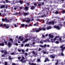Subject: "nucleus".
<instances>
[{
	"label": "nucleus",
	"mask_w": 65,
	"mask_h": 65,
	"mask_svg": "<svg viewBox=\"0 0 65 65\" xmlns=\"http://www.w3.org/2000/svg\"><path fill=\"white\" fill-rule=\"evenodd\" d=\"M12 20H13V18H12V19H10V20H8L7 19V18H5V19L3 18L2 19V21L3 22H6L8 23V22H9L11 21Z\"/></svg>",
	"instance_id": "1"
},
{
	"label": "nucleus",
	"mask_w": 65,
	"mask_h": 65,
	"mask_svg": "<svg viewBox=\"0 0 65 65\" xmlns=\"http://www.w3.org/2000/svg\"><path fill=\"white\" fill-rule=\"evenodd\" d=\"M59 38V36H56L55 37V38H54V39H51V41L53 43L54 42H55V40H56L57 38Z\"/></svg>",
	"instance_id": "2"
},
{
	"label": "nucleus",
	"mask_w": 65,
	"mask_h": 65,
	"mask_svg": "<svg viewBox=\"0 0 65 65\" xmlns=\"http://www.w3.org/2000/svg\"><path fill=\"white\" fill-rule=\"evenodd\" d=\"M46 24L48 25H50V24H52V25H54V22L53 21L51 22H49V23L48 22H47L46 23Z\"/></svg>",
	"instance_id": "3"
},
{
	"label": "nucleus",
	"mask_w": 65,
	"mask_h": 65,
	"mask_svg": "<svg viewBox=\"0 0 65 65\" xmlns=\"http://www.w3.org/2000/svg\"><path fill=\"white\" fill-rule=\"evenodd\" d=\"M3 26L5 27V28L6 29H8L9 27V26L8 24L6 25L5 24H4Z\"/></svg>",
	"instance_id": "4"
},
{
	"label": "nucleus",
	"mask_w": 65,
	"mask_h": 65,
	"mask_svg": "<svg viewBox=\"0 0 65 65\" xmlns=\"http://www.w3.org/2000/svg\"><path fill=\"white\" fill-rule=\"evenodd\" d=\"M64 46V45H62L60 46V48H62V52H63V51H64V49H65V47H63Z\"/></svg>",
	"instance_id": "5"
},
{
	"label": "nucleus",
	"mask_w": 65,
	"mask_h": 65,
	"mask_svg": "<svg viewBox=\"0 0 65 65\" xmlns=\"http://www.w3.org/2000/svg\"><path fill=\"white\" fill-rule=\"evenodd\" d=\"M50 57L51 59H54L55 58V55L53 54L50 55Z\"/></svg>",
	"instance_id": "6"
},
{
	"label": "nucleus",
	"mask_w": 65,
	"mask_h": 65,
	"mask_svg": "<svg viewBox=\"0 0 65 65\" xmlns=\"http://www.w3.org/2000/svg\"><path fill=\"white\" fill-rule=\"evenodd\" d=\"M26 19H27V20L26 21V23H29L30 22H31L30 21V19L29 18H26Z\"/></svg>",
	"instance_id": "7"
},
{
	"label": "nucleus",
	"mask_w": 65,
	"mask_h": 65,
	"mask_svg": "<svg viewBox=\"0 0 65 65\" xmlns=\"http://www.w3.org/2000/svg\"><path fill=\"white\" fill-rule=\"evenodd\" d=\"M32 53L35 55H37V51L34 52L33 51L32 52Z\"/></svg>",
	"instance_id": "8"
},
{
	"label": "nucleus",
	"mask_w": 65,
	"mask_h": 65,
	"mask_svg": "<svg viewBox=\"0 0 65 65\" xmlns=\"http://www.w3.org/2000/svg\"><path fill=\"white\" fill-rule=\"evenodd\" d=\"M54 28H56V29H58V30H59V29H60V28L58 26H54Z\"/></svg>",
	"instance_id": "9"
},
{
	"label": "nucleus",
	"mask_w": 65,
	"mask_h": 65,
	"mask_svg": "<svg viewBox=\"0 0 65 65\" xmlns=\"http://www.w3.org/2000/svg\"><path fill=\"white\" fill-rule=\"evenodd\" d=\"M49 36L50 38H54V36L53 35H51V34L49 35Z\"/></svg>",
	"instance_id": "10"
},
{
	"label": "nucleus",
	"mask_w": 65,
	"mask_h": 65,
	"mask_svg": "<svg viewBox=\"0 0 65 65\" xmlns=\"http://www.w3.org/2000/svg\"><path fill=\"white\" fill-rule=\"evenodd\" d=\"M50 61V60L48 59V58H45V59L44 61V62H46V61Z\"/></svg>",
	"instance_id": "11"
},
{
	"label": "nucleus",
	"mask_w": 65,
	"mask_h": 65,
	"mask_svg": "<svg viewBox=\"0 0 65 65\" xmlns=\"http://www.w3.org/2000/svg\"><path fill=\"white\" fill-rule=\"evenodd\" d=\"M17 6H14L12 8V9L13 10H17Z\"/></svg>",
	"instance_id": "12"
},
{
	"label": "nucleus",
	"mask_w": 65,
	"mask_h": 65,
	"mask_svg": "<svg viewBox=\"0 0 65 65\" xmlns=\"http://www.w3.org/2000/svg\"><path fill=\"white\" fill-rule=\"evenodd\" d=\"M35 7L34 6H32L31 7V9L32 10L34 9H35Z\"/></svg>",
	"instance_id": "13"
},
{
	"label": "nucleus",
	"mask_w": 65,
	"mask_h": 65,
	"mask_svg": "<svg viewBox=\"0 0 65 65\" xmlns=\"http://www.w3.org/2000/svg\"><path fill=\"white\" fill-rule=\"evenodd\" d=\"M28 39H26L25 41H23V43H25V42H27L28 41Z\"/></svg>",
	"instance_id": "14"
},
{
	"label": "nucleus",
	"mask_w": 65,
	"mask_h": 65,
	"mask_svg": "<svg viewBox=\"0 0 65 65\" xmlns=\"http://www.w3.org/2000/svg\"><path fill=\"white\" fill-rule=\"evenodd\" d=\"M19 2H20V3H21V4H22V3H23V2H22V1H17L15 2L16 3H19Z\"/></svg>",
	"instance_id": "15"
},
{
	"label": "nucleus",
	"mask_w": 65,
	"mask_h": 65,
	"mask_svg": "<svg viewBox=\"0 0 65 65\" xmlns=\"http://www.w3.org/2000/svg\"><path fill=\"white\" fill-rule=\"evenodd\" d=\"M37 36H36L35 37H33L32 38V39H34L32 40L31 41H35V38H37Z\"/></svg>",
	"instance_id": "16"
},
{
	"label": "nucleus",
	"mask_w": 65,
	"mask_h": 65,
	"mask_svg": "<svg viewBox=\"0 0 65 65\" xmlns=\"http://www.w3.org/2000/svg\"><path fill=\"white\" fill-rule=\"evenodd\" d=\"M8 45L9 46V47H10L11 46V43L9 42Z\"/></svg>",
	"instance_id": "17"
},
{
	"label": "nucleus",
	"mask_w": 65,
	"mask_h": 65,
	"mask_svg": "<svg viewBox=\"0 0 65 65\" xmlns=\"http://www.w3.org/2000/svg\"><path fill=\"white\" fill-rule=\"evenodd\" d=\"M35 30H36V32H39V29H37L36 28H35Z\"/></svg>",
	"instance_id": "18"
},
{
	"label": "nucleus",
	"mask_w": 65,
	"mask_h": 65,
	"mask_svg": "<svg viewBox=\"0 0 65 65\" xmlns=\"http://www.w3.org/2000/svg\"><path fill=\"white\" fill-rule=\"evenodd\" d=\"M4 45V43L2 42V43H0V46H3Z\"/></svg>",
	"instance_id": "19"
},
{
	"label": "nucleus",
	"mask_w": 65,
	"mask_h": 65,
	"mask_svg": "<svg viewBox=\"0 0 65 65\" xmlns=\"http://www.w3.org/2000/svg\"><path fill=\"white\" fill-rule=\"evenodd\" d=\"M35 28L32 29L31 30V32H34L36 31V30H35Z\"/></svg>",
	"instance_id": "20"
},
{
	"label": "nucleus",
	"mask_w": 65,
	"mask_h": 65,
	"mask_svg": "<svg viewBox=\"0 0 65 65\" xmlns=\"http://www.w3.org/2000/svg\"><path fill=\"white\" fill-rule=\"evenodd\" d=\"M47 30H49V29H51V26H48L47 28Z\"/></svg>",
	"instance_id": "21"
},
{
	"label": "nucleus",
	"mask_w": 65,
	"mask_h": 65,
	"mask_svg": "<svg viewBox=\"0 0 65 65\" xmlns=\"http://www.w3.org/2000/svg\"><path fill=\"white\" fill-rule=\"evenodd\" d=\"M20 61L22 63H26V61H23V59H21L20 60Z\"/></svg>",
	"instance_id": "22"
},
{
	"label": "nucleus",
	"mask_w": 65,
	"mask_h": 65,
	"mask_svg": "<svg viewBox=\"0 0 65 65\" xmlns=\"http://www.w3.org/2000/svg\"><path fill=\"white\" fill-rule=\"evenodd\" d=\"M1 8H5V5H4L2 6L1 7Z\"/></svg>",
	"instance_id": "23"
},
{
	"label": "nucleus",
	"mask_w": 65,
	"mask_h": 65,
	"mask_svg": "<svg viewBox=\"0 0 65 65\" xmlns=\"http://www.w3.org/2000/svg\"><path fill=\"white\" fill-rule=\"evenodd\" d=\"M21 26L23 28H24L25 27V24H22L21 25Z\"/></svg>",
	"instance_id": "24"
},
{
	"label": "nucleus",
	"mask_w": 65,
	"mask_h": 65,
	"mask_svg": "<svg viewBox=\"0 0 65 65\" xmlns=\"http://www.w3.org/2000/svg\"><path fill=\"white\" fill-rule=\"evenodd\" d=\"M4 54L5 55H6V54H8V53H7V51H5L4 52Z\"/></svg>",
	"instance_id": "25"
},
{
	"label": "nucleus",
	"mask_w": 65,
	"mask_h": 65,
	"mask_svg": "<svg viewBox=\"0 0 65 65\" xmlns=\"http://www.w3.org/2000/svg\"><path fill=\"white\" fill-rule=\"evenodd\" d=\"M29 14V13H24V15H28Z\"/></svg>",
	"instance_id": "26"
},
{
	"label": "nucleus",
	"mask_w": 65,
	"mask_h": 65,
	"mask_svg": "<svg viewBox=\"0 0 65 65\" xmlns=\"http://www.w3.org/2000/svg\"><path fill=\"white\" fill-rule=\"evenodd\" d=\"M29 46V44H26L25 45V47H26V46Z\"/></svg>",
	"instance_id": "27"
},
{
	"label": "nucleus",
	"mask_w": 65,
	"mask_h": 65,
	"mask_svg": "<svg viewBox=\"0 0 65 65\" xmlns=\"http://www.w3.org/2000/svg\"><path fill=\"white\" fill-rule=\"evenodd\" d=\"M46 17V15H45V14H44L41 16V17H42V18H43V17Z\"/></svg>",
	"instance_id": "28"
},
{
	"label": "nucleus",
	"mask_w": 65,
	"mask_h": 65,
	"mask_svg": "<svg viewBox=\"0 0 65 65\" xmlns=\"http://www.w3.org/2000/svg\"><path fill=\"white\" fill-rule=\"evenodd\" d=\"M25 10H28V7H25Z\"/></svg>",
	"instance_id": "29"
},
{
	"label": "nucleus",
	"mask_w": 65,
	"mask_h": 65,
	"mask_svg": "<svg viewBox=\"0 0 65 65\" xmlns=\"http://www.w3.org/2000/svg\"><path fill=\"white\" fill-rule=\"evenodd\" d=\"M38 29L39 30V31L42 30V28H38Z\"/></svg>",
	"instance_id": "30"
},
{
	"label": "nucleus",
	"mask_w": 65,
	"mask_h": 65,
	"mask_svg": "<svg viewBox=\"0 0 65 65\" xmlns=\"http://www.w3.org/2000/svg\"><path fill=\"white\" fill-rule=\"evenodd\" d=\"M9 40L11 42H12V41H13V40H12L11 38Z\"/></svg>",
	"instance_id": "31"
},
{
	"label": "nucleus",
	"mask_w": 65,
	"mask_h": 65,
	"mask_svg": "<svg viewBox=\"0 0 65 65\" xmlns=\"http://www.w3.org/2000/svg\"><path fill=\"white\" fill-rule=\"evenodd\" d=\"M42 30H43V31H45V28L44 27H42Z\"/></svg>",
	"instance_id": "32"
},
{
	"label": "nucleus",
	"mask_w": 65,
	"mask_h": 65,
	"mask_svg": "<svg viewBox=\"0 0 65 65\" xmlns=\"http://www.w3.org/2000/svg\"><path fill=\"white\" fill-rule=\"evenodd\" d=\"M10 55H15V54H14V53L12 52L10 54Z\"/></svg>",
	"instance_id": "33"
},
{
	"label": "nucleus",
	"mask_w": 65,
	"mask_h": 65,
	"mask_svg": "<svg viewBox=\"0 0 65 65\" xmlns=\"http://www.w3.org/2000/svg\"><path fill=\"white\" fill-rule=\"evenodd\" d=\"M40 62V59H38L37 60V62Z\"/></svg>",
	"instance_id": "34"
},
{
	"label": "nucleus",
	"mask_w": 65,
	"mask_h": 65,
	"mask_svg": "<svg viewBox=\"0 0 65 65\" xmlns=\"http://www.w3.org/2000/svg\"><path fill=\"white\" fill-rule=\"evenodd\" d=\"M54 13H55V14H58V13H59V12L58 11H56Z\"/></svg>",
	"instance_id": "35"
},
{
	"label": "nucleus",
	"mask_w": 65,
	"mask_h": 65,
	"mask_svg": "<svg viewBox=\"0 0 65 65\" xmlns=\"http://www.w3.org/2000/svg\"><path fill=\"white\" fill-rule=\"evenodd\" d=\"M9 60H12V58H11V56H9Z\"/></svg>",
	"instance_id": "36"
},
{
	"label": "nucleus",
	"mask_w": 65,
	"mask_h": 65,
	"mask_svg": "<svg viewBox=\"0 0 65 65\" xmlns=\"http://www.w3.org/2000/svg\"><path fill=\"white\" fill-rule=\"evenodd\" d=\"M32 4H34V5H35V6H36V5H37V4L36 3H35L34 2H33L32 3Z\"/></svg>",
	"instance_id": "37"
},
{
	"label": "nucleus",
	"mask_w": 65,
	"mask_h": 65,
	"mask_svg": "<svg viewBox=\"0 0 65 65\" xmlns=\"http://www.w3.org/2000/svg\"><path fill=\"white\" fill-rule=\"evenodd\" d=\"M7 64H8V63H7V62L5 61V65H7Z\"/></svg>",
	"instance_id": "38"
},
{
	"label": "nucleus",
	"mask_w": 65,
	"mask_h": 65,
	"mask_svg": "<svg viewBox=\"0 0 65 65\" xmlns=\"http://www.w3.org/2000/svg\"><path fill=\"white\" fill-rule=\"evenodd\" d=\"M30 22H32V21H33V20H34V19L33 18H31L30 19Z\"/></svg>",
	"instance_id": "39"
},
{
	"label": "nucleus",
	"mask_w": 65,
	"mask_h": 65,
	"mask_svg": "<svg viewBox=\"0 0 65 65\" xmlns=\"http://www.w3.org/2000/svg\"><path fill=\"white\" fill-rule=\"evenodd\" d=\"M43 53V54H48V52L46 53L45 52H44Z\"/></svg>",
	"instance_id": "40"
},
{
	"label": "nucleus",
	"mask_w": 65,
	"mask_h": 65,
	"mask_svg": "<svg viewBox=\"0 0 65 65\" xmlns=\"http://www.w3.org/2000/svg\"><path fill=\"white\" fill-rule=\"evenodd\" d=\"M43 41L44 42H47V40H43Z\"/></svg>",
	"instance_id": "41"
},
{
	"label": "nucleus",
	"mask_w": 65,
	"mask_h": 65,
	"mask_svg": "<svg viewBox=\"0 0 65 65\" xmlns=\"http://www.w3.org/2000/svg\"><path fill=\"white\" fill-rule=\"evenodd\" d=\"M55 42L56 43V44H59V41H56V42Z\"/></svg>",
	"instance_id": "42"
},
{
	"label": "nucleus",
	"mask_w": 65,
	"mask_h": 65,
	"mask_svg": "<svg viewBox=\"0 0 65 65\" xmlns=\"http://www.w3.org/2000/svg\"><path fill=\"white\" fill-rule=\"evenodd\" d=\"M35 44V42H33L32 43V44H31V45H34V44Z\"/></svg>",
	"instance_id": "43"
},
{
	"label": "nucleus",
	"mask_w": 65,
	"mask_h": 65,
	"mask_svg": "<svg viewBox=\"0 0 65 65\" xmlns=\"http://www.w3.org/2000/svg\"><path fill=\"white\" fill-rule=\"evenodd\" d=\"M61 54L62 56H64V54H63V53H61Z\"/></svg>",
	"instance_id": "44"
},
{
	"label": "nucleus",
	"mask_w": 65,
	"mask_h": 65,
	"mask_svg": "<svg viewBox=\"0 0 65 65\" xmlns=\"http://www.w3.org/2000/svg\"><path fill=\"white\" fill-rule=\"evenodd\" d=\"M40 47H44V46L41 45H40Z\"/></svg>",
	"instance_id": "45"
},
{
	"label": "nucleus",
	"mask_w": 65,
	"mask_h": 65,
	"mask_svg": "<svg viewBox=\"0 0 65 65\" xmlns=\"http://www.w3.org/2000/svg\"><path fill=\"white\" fill-rule=\"evenodd\" d=\"M14 45H18V44L16 43H14Z\"/></svg>",
	"instance_id": "46"
},
{
	"label": "nucleus",
	"mask_w": 65,
	"mask_h": 65,
	"mask_svg": "<svg viewBox=\"0 0 65 65\" xmlns=\"http://www.w3.org/2000/svg\"><path fill=\"white\" fill-rule=\"evenodd\" d=\"M41 50V48H39L38 50V51H40Z\"/></svg>",
	"instance_id": "47"
},
{
	"label": "nucleus",
	"mask_w": 65,
	"mask_h": 65,
	"mask_svg": "<svg viewBox=\"0 0 65 65\" xmlns=\"http://www.w3.org/2000/svg\"><path fill=\"white\" fill-rule=\"evenodd\" d=\"M3 26V23H1L0 24V27H2Z\"/></svg>",
	"instance_id": "48"
},
{
	"label": "nucleus",
	"mask_w": 65,
	"mask_h": 65,
	"mask_svg": "<svg viewBox=\"0 0 65 65\" xmlns=\"http://www.w3.org/2000/svg\"><path fill=\"white\" fill-rule=\"evenodd\" d=\"M25 56H26V57L28 55V54H27V53H25Z\"/></svg>",
	"instance_id": "49"
},
{
	"label": "nucleus",
	"mask_w": 65,
	"mask_h": 65,
	"mask_svg": "<svg viewBox=\"0 0 65 65\" xmlns=\"http://www.w3.org/2000/svg\"><path fill=\"white\" fill-rule=\"evenodd\" d=\"M14 1L13 0L12 1V2L13 4H15V3H14Z\"/></svg>",
	"instance_id": "50"
},
{
	"label": "nucleus",
	"mask_w": 65,
	"mask_h": 65,
	"mask_svg": "<svg viewBox=\"0 0 65 65\" xmlns=\"http://www.w3.org/2000/svg\"><path fill=\"white\" fill-rule=\"evenodd\" d=\"M59 40L60 41H61V40H62V39H61V38H60L59 39Z\"/></svg>",
	"instance_id": "51"
},
{
	"label": "nucleus",
	"mask_w": 65,
	"mask_h": 65,
	"mask_svg": "<svg viewBox=\"0 0 65 65\" xmlns=\"http://www.w3.org/2000/svg\"><path fill=\"white\" fill-rule=\"evenodd\" d=\"M46 44H45L44 46V47H46Z\"/></svg>",
	"instance_id": "52"
},
{
	"label": "nucleus",
	"mask_w": 65,
	"mask_h": 65,
	"mask_svg": "<svg viewBox=\"0 0 65 65\" xmlns=\"http://www.w3.org/2000/svg\"><path fill=\"white\" fill-rule=\"evenodd\" d=\"M18 51L19 52H21V50H20V49H19L18 50Z\"/></svg>",
	"instance_id": "53"
},
{
	"label": "nucleus",
	"mask_w": 65,
	"mask_h": 65,
	"mask_svg": "<svg viewBox=\"0 0 65 65\" xmlns=\"http://www.w3.org/2000/svg\"><path fill=\"white\" fill-rule=\"evenodd\" d=\"M40 43H43V42H42V40L40 41Z\"/></svg>",
	"instance_id": "54"
},
{
	"label": "nucleus",
	"mask_w": 65,
	"mask_h": 65,
	"mask_svg": "<svg viewBox=\"0 0 65 65\" xmlns=\"http://www.w3.org/2000/svg\"><path fill=\"white\" fill-rule=\"evenodd\" d=\"M21 51H22V52H25V51H24V50H23V49L22 50H21Z\"/></svg>",
	"instance_id": "55"
},
{
	"label": "nucleus",
	"mask_w": 65,
	"mask_h": 65,
	"mask_svg": "<svg viewBox=\"0 0 65 65\" xmlns=\"http://www.w3.org/2000/svg\"><path fill=\"white\" fill-rule=\"evenodd\" d=\"M18 59H21V57H18Z\"/></svg>",
	"instance_id": "56"
},
{
	"label": "nucleus",
	"mask_w": 65,
	"mask_h": 65,
	"mask_svg": "<svg viewBox=\"0 0 65 65\" xmlns=\"http://www.w3.org/2000/svg\"><path fill=\"white\" fill-rule=\"evenodd\" d=\"M12 65H16V64L15 63H12Z\"/></svg>",
	"instance_id": "57"
},
{
	"label": "nucleus",
	"mask_w": 65,
	"mask_h": 65,
	"mask_svg": "<svg viewBox=\"0 0 65 65\" xmlns=\"http://www.w3.org/2000/svg\"><path fill=\"white\" fill-rule=\"evenodd\" d=\"M62 12L63 13H65V11L63 10L62 11Z\"/></svg>",
	"instance_id": "58"
},
{
	"label": "nucleus",
	"mask_w": 65,
	"mask_h": 65,
	"mask_svg": "<svg viewBox=\"0 0 65 65\" xmlns=\"http://www.w3.org/2000/svg\"><path fill=\"white\" fill-rule=\"evenodd\" d=\"M58 62H56V63H55V65H58Z\"/></svg>",
	"instance_id": "59"
},
{
	"label": "nucleus",
	"mask_w": 65,
	"mask_h": 65,
	"mask_svg": "<svg viewBox=\"0 0 65 65\" xmlns=\"http://www.w3.org/2000/svg\"><path fill=\"white\" fill-rule=\"evenodd\" d=\"M56 62L57 63H59V60L58 59L56 60Z\"/></svg>",
	"instance_id": "60"
},
{
	"label": "nucleus",
	"mask_w": 65,
	"mask_h": 65,
	"mask_svg": "<svg viewBox=\"0 0 65 65\" xmlns=\"http://www.w3.org/2000/svg\"><path fill=\"white\" fill-rule=\"evenodd\" d=\"M24 40V39H23V38H21L20 39V40L21 41H23Z\"/></svg>",
	"instance_id": "61"
},
{
	"label": "nucleus",
	"mask_w": 65,
	"mask_h": 65,
	"mask_svg": "<svg viewBox=\"0 0 65 65\" xmlns=\"http://www.w3.org/2000/svg\"><path fill=\"white\" fill-rule=\"evenodd\" d=\"M24 46V44H22L21 45V47H23Z\"/></svg>",
	"instance_id": "62"
},
{
	"label": "nucleus",
	"mask_w": 65,
	"mask_h": 65,
	"mask_svg": "<svg viewBox=\"0 0 65 65\" xmlns=\"http://www.w3.org/2000/svg\"><path fill=\"white\" fill-rule=\"evenodd\" d=\"M5 44H6V45H7V42H5Z\"/></svg>",
	"instance_id": "63"
},
{
	"label": "nucleus",
	"mask_w": 65,
	"mask_h": 65,
	"mask_svg": "<svg viewBox=\"0 0 65 65\" xmlns=\"http://www.w3.org/2000/svg\"><path fill=\"white\" fill-rule=\"evenodd\" d=\"M14 26L15 27H17V25L15 24L14 25Z\"/></svg>",
	"instance_id": "64"
}]
</instances>
